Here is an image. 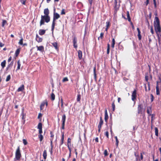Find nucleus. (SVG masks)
<instances>
[{
    "instance_id": "f257e3e1",
    "label": "nucleus",
    "mask_w": 161,
    "mask_h": 161,
    "mask_svg": "<svg viewBox=\"0 0 161 161\" xmlns=\"http://www.w3.org/2000/svg\"><path fill=\"white\" fill-rule=\"evenodd\" d=\"M44 13L45 15L41 16V19L40 22V25L41 26L44 24V20L47 23L50 20V17L49 16V11L48 8L44 10Z\"/></svg>"
},
{
    "instance_id": "f03ea898",
    "label": "nucleus",
    "mask_w": 161,
    "mask_h": 161,
    "mask_svg": "<svg viewBox=\"0 0 161 161\" xmlns=\"http://www.w3.org/2000/svg\"><path fill=\"white\" fill-rule=\"evenodd\" d=\"M154 26L155 31L156 32H159L160 30L159 22L158 18L157 17H155V21L154 22Z\"/></svg>"
},
{
    "instance_id": "7ed1b4c3",
    "label": "nucleus",
    "mask_w": 161,
    "mask_h": 161,
    "mask_svg": "<svg viewBox=\"0 0 161 161\" xmlns=\"http://www.w3.org/2000/svg\"><path fill=\"white\" fill-rule=\"evenodd\" d=\"M55 8L54 10V12L53 14V20L52 25V29L53 31V30L54 28L55 20L58 19L60 17L59 14H58V13H57L55 12Z\"/></svg>"
},
{
    "instance_id": "20e7f679",
    "label": "nucleus",
    "mask_w": 161,
    "mask_h": 161,
    "mask_svg": "<svg viewBox=\"0 0 161 161\" xmlns=\"http://www.w3.org/2000/svg\"><path fill=\"white\" fill-rule=\"evenodd\" d=\"M67 145L69 151L73 150L71 144V139L69 138L68 139Z\"/></svg>"
},
{
    "instance_id": "39448f33",
    "label": "nucleus",
    "mask_w": 161,
    "mask_h": 161,
    "mask_svg": "<svg viewBox=\"0 0 161 161\" xmlns=\"http://www.w3.org/2000/svg\"><path fill=\"white\" fill-rule=\"evenodd\" d=\"M21 155L20 152H16L15 158L17 160H19L21 157Z\"/></svg>"
},
{
    "instance_id": "423d86ee",
    "label": "nucleus",
    "mask_w": 161,
    "mask_h": 161,
    "mask_svg": "<svg viewBox=\"0 0 161 161\" xmlns=\"http://www.w3.org/2000/svg\"><path fill=\"white\" fill-rule=\"evenodd\" d=\"M73 46L75 48H76L77 47V45L76 44L77 43V39L75 37H74L73 38Z\"/></svg>"
},
{
    "instance_id": "0eeeda50",
    "label": "nucleus",
    "mask_w": 161,
    "mask_h": 161,
    "mask_svg": "<svg viewBox=\"0 0 161 161\" xmlns=\"http://www.w3.org/2000/svg\"><path fill=\"white\" fill-rule=\"evenodd\" d=\"M136 90H134L132 92V100L133 101H134L136 98Z\"/></svg>"
},
{
    "instance_id": "6e6552de",
    "label": "nucleus",
    "mask_w": 161,
    "mask_h": 161,
    "mask_svg": "<svg viewBox=\"0 0 161 161\" xmlns=\"http://www.w3.org/2000/svg\"><path fill=\"white\" fill-rule=\"evenodd\" d=\"M45 104H46V105L47 106V103L46 101H44L41 103L40 106V108L41 110H42L43 109L44 107Z\"/></svg>"
},
{
    "instance_id": "1a4fd4ad",
    "label": "nucleus",
    "mask_w": 161,
    "mask_h": 161,
    "mask_svg": "<svg viewBox=\"0 0 161 161\" xmlns=\"http://www.w3.org/2000/svg\"><path fill=\"white\" fill-rule=\"evenodd\" d=\"M36 47L37 48V50L41 51V52H43L44 50V48L43 46H36Z\"/></svg>"
},
{
    "instance_id": "9d476101",
    "label": "nucleus",
    "mask_w": 161,
    "mask_h": 161,
    "mask_svg": "<svg viewBox=\"0 0 161 161\" xmlns=\"http://www.w3.org/2000/svg\"><path fill=\"white\" fill-rule=\"evenodd\" d=\"M78 56L79 59H81L82 58V52L81 51L79 50L78 51Z\"/></svg>"
},
{
    "instance_id": "9b49d317",
    "label": "nucleus",
    "mask_w": 161,
    "mask_h": 161,
    "mask_svg": "<svg viewBox=\"0 0 161 161\" xmlns=\"http://www.w3.org/2000/svg\"><path fill=\"white\" fill-rule=\"evenodd\" d=\"M36 40L37 42H42V39L40 37L37 35H36Z\"/></svg>"
},
{
    "instance_id": "f8f14e48",
    "label": "nucleus",
    "mask_w": 161,
    "mask_h": 161,
    "mask_svg": "<svg viewBox=\"0 0 161 161\" xmlns=\"http://www.w3.org/2000/svg\"><path fill=\"white\" fill-rule=\"evenodd\" d=\"M103 123V121L102 119V117H100V122L99 123V125H98V127H101V126L102 125Z\"/></svg>"
},
{
    "instance_id": "ddd939ff",
    "label": "nucleus",
    "mask_w": 161,
    "mask_h": 161,
    "mask_svg": "<svg viewBox=\"0 0 161 161\" xmlns=\"http://www.w3.org/2000/svg\"><path fill=\"white\" fill-rule=\"evenodd\" d=\"M137 30L138 31V38L139 40H140L141 39V31L139 29V28H137Z\"/></svg>"
},
{
    "instance_id": "4468645a",
    "label": "nucleus",
    "mask_w": 161,
    "mask_h": 161,
    "mask_svg": "<svg viewBox=\"0 0 161 161\" xmlns=\"http://www.w3.org/2000/svg\"><path fill=\"white\" fill-rule=\"evenodd\" d=\"M108 117L107 113V110L106 109L105 112V120L106 121H107V120L108 119Z\"/></svg>"
},
{
    "instance_id": "2eb2a0df",
    "label": "nucleus",
    "mask_w": 161,
    "mask_h": 161,
    "mask_svg": "<svg viewBox=\"0 0 161 161\" xmlns=\"http://www.w3.org/2000/svg\"><path fill=\"white\" fill-rule=\"evenodd\" d=\"M24 89V85H22L21 86L19 87L17 90L18 92H20L23 91Z\"/></svg>"
},
{
    "instance_id": "dca6fc26",
    "label": "nucleus",
    "mask_w": 161,
    "mask_h": 161,
    "mask_svg": "<svg viewBox=\"0 0 161 161\" xmlns=\"http://www.w3.org/2000/svg\"><path fill=\"white\" fill-rule=\"evenodd\" d=\"M50 134H51V138H50L51 145L52 146V144H53V138L54 136V135L53 134L52 132H51Z\"/></svg>"
},
{
    "instance_id": "f3484780",
    "label": "nucleus",
    "mask_w": 161,
    "mask_h": 161,
    "mask_svg": "<svg viewBox=\"0 0 161 161\" xmlns=\"http://www.w3.org/2000/svg\"><path fill=\"white\" fill-rule=\"evenodd\" d=\"M45 30H40L39 31V34L41 35H42L45 33Z\"/></svg>"
},
{
    "instance_id": "a211bd4d",
    "label": "nucleus",
    "mask_w": 161,
    "mask_h": 161,
    "mask_svg": "<svg viewBox=\"0 0 161 161\" xmlns=\"http://www.w3.org/2000/svg\"><path fill=\"white\" fill-rule=\"evenodd\" d=\"M66 116L65 114H64L62 117V123L63 124H65V121L66 119Z\"/></svg>"
},
{
    "instance_id": "6ab92c4d",
    "label": "nucleus",
    "mask_w": 161,
    "mask_h": 161,
    "mask_svg": "<svg viewBox=\"0 0 161 161\" xmlns=\"http://www.w3.org/2000/svg\"><path fill=\"white\" fill-rule=\"evenodd\" d=\"M147 112L148 114H150L151 113V108L150 107H147Z\"/></svg>"
},
{
    "instance_id": "aec40b11",
    "label": "nucleus",
    "mask_w": 161,
    "mask_h": 161,
    "mask_svg": "<svg viewBox=\"0 0 161 161\" xmlns=\"http://www.w3.org/2000/svg\"><path fill=\"white\" fill-rule=\"evenodd\" d=\"M6 61L5 60H4L1 63V65L3 68L6 65Z\"/></svg>"
},
{
    "instance_id": "412c9836",
    "label": "nucleus",
    "mask_w": 161,
    "mask_h": 161,
    "mask_svg": "<svg viewBox=\"0 0 161 161\" xmlns=\"http://www.w3.org/2000/svg\"><path fill=\"white\" fill-rule=\"evenodd\" d=\"M53 46L55 47L56 49H58V48L57 47V43L56 42H54L52 43Z\"/></svg>"
},
{
    "instance_id": "4be33fe9",
    "label": "nucleus",
    "mask_w": 161,
    "mask_h": 161,
    "mask_svg": "<svg viewBox=\"0 0 161 161\" xmlns=\"http://www.w3.org/2000/svg\"><path fill=\"white\" fill-rule=\"evenodd\" d=\"M156 94L157 95H159L160 93H159V87L158 86H156Z\"/></svg>"
},
{
    "instance_id": "5701e85b",
    "label": "nucleus",
    "mask_w": 161,
    "mask_h": 161,
    "mask_svg": "<svg viewBox=\"0 0 161 161\" xmlns=\"http://www.w3.org/2000/svg\"><path fill=\"white\" fill-rule=\"evenodd\" d=\"M18 66L17 69V70L19 69H20V67L21 64L20 63V60H19L17 62Z\"/></svg>"
},
{
    "instance_id": "b1692460",
    "label": "nucleus",
    "mask_w": 161,
    "mask_h": 161,
    "mask_svg": "<svg viewBox=\"0 0 161 161\" xmlns=\"http://www.w3.org/2000/svg\"><path fill=\"white\" fill-rule=\"evenodd\" d=\"M38 129H42V125L41 123H39L37 126Z\"/></svg>"
},
{
    "instance_id": "393cba45",
    "label": "nucleus",
    "mask_w": 161,
    "mask_h": 161,
    "mask_svg": "<svg viewBox=\"0 0 161 161\" xmlns=\"http://www.w3.org/2000/svg\"><path fill=\"white\" fill-rule=\"evenodd\" d=\"M112 47L113 48H114V45L115 44V41L114 38H113L112 39Z\"/></svg>"
},
{
    "instance_id": "a878e982",
    "label": "nucleus",
    "mask_w": 161,
    "mask_h": 161,
    "mask_svg": "<svg viewBox=\"0 0 161 161\" xmlns=\"http://www.w3.org/2000/svg\"><path fill=\"white\" fill-rule=\"evenodd\" d=\"M19 52H20V50L19 49H17V50H16L15 53V54L16 55V57L18 56V55H19Z\"/></svg>"
},
{
    "instance_id": "bb28decb",
    "label": "nucleus",
    "mask_w": 161,
    "mask_h": 161,
    "mask_svg": "<svg viewBox=\"0 0 161 161\" xmlns=\"http://www.w3.org/2000/svg\"><path fill=\"white\" fill-rule=\"evenodd\" d=\"M110 45L109 44L107 45V53L108 54L109 53Z\"/></svg>"
},
{
    "instance_id": "cd10ccee",
    "label": "nucleus",
    "mask_w": 161,
    "mask_h": 161,
    "mask_svg": "<svg viewBox=\"0 0 161 161\" xmlns=\"http://www.w3.org/2000/svg\"><path fill=\"white\" fill-rule=\"evenodd\" d=\"M51 99L52 100H54L55 99V96L53 93H52L51 94Z\"/></svg>"
},
{
    "instance_id": "c85d7f7f",
    "label": "nucleus",
    "mask_w": 161,
    "mask_h": 161,
    "mask_svg": "<svg viewBox=\"0 0 161 161\" xmlns=\"http://www.w3.org/2000/svg\"><path fill=\"white\" fill-rule=\"evenodd\" d=\"M43 155L44 158L45 159L46 158L47 156V154L46 152H44Z\"/></svg>"
},
{
    "instance_id": "c756f323",
    "label": "nucleus",
    "mask_w": 161,
    "mask_h": 161,
    "mask_svg": "<svg viewBox=\"0 0 161 161\" xmlns=\"http://www.w3.org/2000/svg\"><path fill=\"white\" fill-rule=\"evenodd\" d=\"M39 138H40V141H41L43 138V136L41 134H40V135L38 136Z\"/></svg>"
},
{
    "instance_id": "7c9ffc66",
    "label": "nucleus",
    "mask_w": 161,
    "mask_h": 161,
    "mask_svg": "<svg viewBox=\"0 0 161 161\" xmlns=\"http://www.w3.org/2000/svg\"><path fill=\"white\" fill-rule=\"evenodd\" d=\"M7 21L5 20H3L2 25V26L3 27L4 25L6 24Z\"/></svg>"
},
{
    "instance_id": "2f4dec72",
    "label": "nucleus",
    "mask_w": 161,
    "mask_h": 161,
    "mask_svg": "<svg viewBox=\"0 0 161 161\" xmlns=\"http://www.w3.org/2000/svg\"><path fill=\"white\" fill-rule=\"evenodd\" d=\"M10 78H11V77H10V75H8L7 76V77L6 78V81H8L10 79Z\"/></svg>"
},
{
    "instance_id": "473e14b6",
    "label": "nucleus",
    "mask_w": 161,
    "mask_h": 161,
    "mask_svg": "<svg viewBox=\"0 0 161 161\" xmlns=\"http://www.w3.org/2000/svg\"><path fill=\"white\" fill-rule=\"evenodd\" d=\"M23 38H21V39L20 40L19 43V44H20V45H23Z\"/></svg>"
},
{
    "instance_id": "72a5a7b5",
    "label": "nucleus",
    "mask_w": 161,
    "mask_h": 161,
    "mask_svg": "<svg viewBox=\"0 0 161 161\" xmlns=\"http://www.w3.org/2000/svg\"><path fill=\"white\" fill-rule=\"evenodd\" d=\"M127 18L128 21H130V15L128 12H127Z\"/></svg>"
},
{
    "instance_id": "f704fd0d",
    "label": "nucleus",
    "mask_w": 161,
    "mask_h": 161,
    "mask_svg": "<svg viewBox=\"0 0 161 161\" xmlns=\"http://www.w3.org/2000/svg\"><path fill=\"white\" fill-rule=\"evenodd\" d=\"M112 107L113 108V110L114 111L115 109V105L114 102L112 104Z\"/></svg>"
},
{
    "instance_id": "c9c22d12",
    "label": "nucleus",
    "mask_w": 161,
    "mask_h": 161,
    "mask_svg": "<svg viewBox=\"0 0 161 161\" xmlns=\"http://www.w3.org/2000/svg\"><path fill=\"white\" fill-rule=\"evenodd\" d=\"M61 107L63 109H64V107L63 106V100L62 98L61 99Z\"/></svg>"
},
{
    "instance_id": "e433bc0d",
    "label": "nucleus",
    "mask_w": 161,
    "mask_h": 161,
    "mask_svg": "<svg viewBox=\"0 0 161 161\" xmlns=\"http://www.w3.org/2000/svg\"><path fill=\"white\" fill-rule=\"evenodd\" d=\"M68 81V79L67 77L64 78L63 80V81L64 82L67 81Z\"/></svg>"
},
{
    "instance_id": "4c0bfd02",
    "label": "nucleus",
    "mask_w": 161,
    "mask_h": 161,
    "mask_svg": "<svg viewBox=\"0 0 161 161\" xmlns=\"http://www.w3.org/2000/svg\"><path fill=\"white\" fill-rule=\"evenodd\" d=\"M13 64V62L12 61L11 62V63L8 64V66L7 67V68H8V67H12Z\"/></svg>"
},
{
    "instance_id": "58836bf2",
    "label": "nucleus",
    "mask_w": 161,
    "mask_h": 161,
    "mask_svg": "<svg viewBox=\"0 0 161 161\" xmlns=\"http://www.w3.org/2000/svg\"><path fill=\"white\" fill-rule=\"evenodd\" d=\"M155 133L156 136H158V130L157 128H155Z\"/></svg>"
},
{
    "instance_id": "ea45409f",
    "label": "nucleus",
    "mask_w": 161,
    "mask_h": 161,
    "mask_svg": "<svg viewBox=\"0 0 161 161\" xmlns=\"http://www.w3.org/2000/svg\"><path fill=\"white\" fill-rule=\"evenodd\" d=\"M104 34L102 32L100 33V36L99 37H98V39H99V38H101V39H102L103 36Z\"/></svg>"
},
{
    "instance_id": "a19ab883",
    "label": "nucleus",
    "mask_w": 161,
    "mask_h": 161,
    "mask_svg": "<svg viewBox=\"0 0 161 161\" xmlns=\"http://www.w3.org/2000/svg\"><path fill=\"white\" fill-rule=\"evenodd\" d=\"M61 14H65V9H63L62 10V11L61 13Z\"/></svg>"
},
{
    "instance_id": "79ce46f5",
    "label": "nucleus",
    "mask_w": 161,
    "mask_h": 161,
    "mask_svg": "<svg viewBox=\"0 0 161 161\" xmlns=\"http://www.w3.org/2000/svg\"><path fill=\"white\" fill-rule=\"evenodd\" d=\"M115 139H116V145H118V143H119V141H118V140L117 139V136H115Z\"/></svg>"
},
{
    "instance_id": "37998d69",
    "label": "nucleus",
    "mask_w": 161,
    "mask_h": 161,
    "mask_svg": "<svg viewBox=\"0 0 161 161\" xmlns=\"http://www.w3.org/2000/svg\"><path fill=\"white\" fill-rule=\"evenodd\" d=\"M26 1V0H20V2L22 4L25 5Z\"/></svg>"
},
{
    "instance_id": "c03bdc74",
    "label": "nucleus",
    "mask_w": 161,
    "mask_h": 161,
    "mask_svg": "<svg viewBox=\"0 0 161 161\" xmlns=\"http://www.w3.org/2000/svg\"><path fill=\"white\" fill-rule=\"evenodd\" d=\"M23 143L25 145H26L27 144V141L25 139H23Z\"/></svg>"
},
{
    "instance_id": "a18cd8bd",
    "label": "nucleus",
    "mask_w": 161,
    "mask_h": 161,
    "mask_svg": "<svg viewBox=\"0 0 161 161\" xmlns=\"http://www.w3.org/2000/svg\"><path fill=\"white\" fill-rule=\"evenodd\" d=\"M80 96L79 95H78L77 96V101L79 102L80 101Z\"/></svg>"
},
{
    "instance_id": "49530a36",
    "label": "nucleus",
    "mask_w": 161,
    "mask_h": 161,
    "mask_svg": "<svg viewBox=\"0 0 161 161\" xmlns=\"http://www.w3.org/2000/svg\"><path fill=\"white\" fill-rule=\"evenodd\" d=\"M151 101L153 102V98H154L152 94H151Z\"/></svg>"
},
{
    "instance_id": "de8ad7c7",
    "label": "nucleus",
    "mask_w": 161,
    "mask_h": 161,
    "mask_svg": "<svg viewBox=\"0 0 161 161\" xmlns=\"http://www.w3.org/2000/svg\"><path fill=\"white\" fill-rule=\"evenodd\" d=\"M105 135L107 138H108V131H107L105 132Z\"/></svg>"
},
{
    "instance_id": "09e8293b",
    "label": "nucleus",
    "mask_w": 161,
    "mask_h": 161,
    "mask_svg": "<svg viewBox=\"0 0 161 161\" xmlns=\"http://www.w3.org/2000/svg\"><path fill=\"white\" fill-rule=\"evenodd\" d=\"M159 79L160 80L159 81H157L156 86H158V83H160V81H161V79H160V78H159Z\"/></svg>"
},
{
    "instance_id": "8fccbe9b",
    "label": "nucleus",
    "mask_w": 161,
    "mask_h": 161,
    "mask_svg": "<svg viewBox=\"0 0 161 161\" xmlns=\"http://www.w3.org/2000/svg\"><path fill=\"white\" fill-rule=\"evenodd\" d=\"M42 116V114L41 113H39L38 114V119L40 118Z\"/></svg>"
},
{
    "instance_id": "3c124183",
    "label": "nucleus",
    "mask_w": 161,
    "mask_h": 161,
    "mask_svg": "<svg viewBox=\"0 0 161 161\" xmlns=\"http://www.w3.org/2000/svg\"><path fill=\"white\" fill-rule=\"evenodd\" d=\"M106 24V26L107 27H108H108L109 26V22H107Z\"/></svg>"
},
{
    "instance_id": "603ef678",
    "label": "nucleus",
    "mask_w": 161,
    "mask_h": 161,
    "mask_svg": "<svg viewBox=\"0 0 161 161\" xmlns=\"http://www.w3.org/2000/svg\"><path fill=\"white\" fill-rule=\"evenodd\" d=\"M39 134H41L42 133V129H39Z\"/></svg>"
},
{
    "instance_id": "864d4df0",
    "label": "nucleus",
    "mask_w": 161,
    "mask_h": 161,
    "mask_svg": "<svg viewBox=\"0 0 161 161\" xmlns=\"http://www.w3.org/2000/svg\"><path fill=\"white\" fill-rule=\"evenodd\" d=\"M11 59H12V57H9V58L8 59V62H10L11 61Z\"/></svg>"
},
{
    "instance_id": "5fc2aeb1",
    "label": "nucleus",
    "mask_w": 161,
    "mask_h": 161,
    "mask_svg": "<svg viewBox=\"0 0 161 161\" xmlns=\"http://www.w3.org/2000/svg\"><path fill=\"white\" fill-rule=\"evenodd\" d=\"M105 156H106L108 155V153L107 152H104V153Z\"/></svg>"
},
{
    "instance_id": "6e6d98bb",
    "label": "nucleus",
    "mask_w": 161,
    "mask_h": 161,
    "mask_svg": "<svg viewBox=\"0 0 161 161\" xmlns=\"http://www.w3.org/2000/svg\"><path fill=\"white\" fill-rule=\"evenodd\" d=\"M90 4L91 5L92 3V0H88Z\"/></svg>"
},
{
    "instance_id": "4d7b16f0",
    "label": "nucleus",
    "mask_w": 161,
    "mask_h": 161,
    "mask_svg": "<svg viewBox=\"0 0 161 161\" xmlns=\"http://www.w3.org/2000/svg\"><path fill=\"white\" fill-rule=\"evenodd\" d=\"M4 46V44H3L2 43H0V47H2Z\"/></svg>"
},
{
    "instance_id": "13d9d810",
    "label": "nucleus",
    "mask_w": 161,
    "mask_h": 161,
    "mask_svg": "<svg viewBox=\"0 0 161 161\" xmlns=\"http://www.w3.org/2000/svg\"><path fill=\"white\" fill-rule=\"evenodd\" d=\"M151 33L153 34V28L152 27L151 29Z\"/></svg>"
},
{
    "instance_id": "bf43d9fd",
    "label": "nucleus",
    "mask_w": 161,
    "mask_h": 161,
    "mask_svg": "<svg viewBox=\"0 0 161 161\" xmlns=\"http://www.w3.org/2000/svg\"><path fill=\"white\" fill-rule=\"evenodd\" d=\"M95 141L97 142H98V138L97 137L95 139Z\"/></svg>"
},
{
    "instance_id": "052dcab7",
    "label": "nucleus",
    "mask_w": 161,
    "mask_h": 161,
    "mask_svg": "<svg viewBox=\"0 0 161 161\" xmlns=\"http://www.w3.org/2000/svg\"><path fill=\"white\" fill-rule=\"evenodd\" d=\"M120 100H121L120 98L118 97V103H119L120 102Z\"/></svg>"
},
{
    "instance_id": "680f3d73",
    "label": "nucleus",
    "mask_w": 161,
    "mask_h": 161,
    "mask_svg": "<svg viewBox=\"0 0 161 161\" xmlns=\"http://www.w3.org/2000/svg\"><path fill=\"white\" fill-rule=\"evenodd\" d=\"M65 124H63L62 123V129H64V126Z\"/></svg>"
},
{
    "instance_id": "e2e57ef3",
    "label": "nucleus",
    "mask_w": 161,
    "mask_h": 161,
    "mask_svg": "<svg viewBox=\"0 0 161 161\" xmlns=\"http://www.w3.org/2000/svg\"><path fill=\"white\" fill-rule=\"evenodd\" d=\"M64 139V134H63L62 135V141H63Z\"/></svg>"
},
{
    "instance_id": "0e129e2a",
    "label": "nucleus",
    "mask_w": 161,
    "mask_h": 161,
    "mask_svg": "<svg viewBox=\"0 0 161 161\" xmlns=\"http://www.w3.org/2000/svg\"><path fill=\"white\" fill-rule=\"evenodd\" d=\"M95 69H96L95 68H94V75H95V76L96 75Z\"/></svg>"
},
{
    "instance_id": "69168bd1",
    "label": "nucleus",
    "mask_w": 161,
    "mask_h": 161,
    "mask_svg": "<svg viewBox=\"0 0 161 161\" xmlns=\"http://www.w3.org/2000/svg\"><path fill=\"white\" fill-rule=\"evenodd\" d=\"M145 80L147 81H148V77H147V76L145 77Z\"/></svg>"
},
{
    "instance_id": "338daca9",
    "label": "nucleus",
    "mask_w": 161,
    "mask_h": 161,
    "mask_svg": "<svg viewBox=\"0 0 161 161\" xmlns=\"http://www.w3.org/2000/svg\"><path fill=\"white\" fill-rule=\"evenodd\" d=\"M149 3V0H147L146 5H147Z\"/></svg>"
},
{
    "instance_id": "774afa93",
    "label": "nucleus",
    "mask_w": 161,
    "mask_h": 161,
    "mask_svg": "<svg viewBox=\"0 0 161 161\" xmlns=\"http://www.w3.org/2000/svg\"><path fill=\"white\" fill-rule=\"evenodd\" d=\"M141 159H143V156L142 153H141Z\"/></svg>"
}]
</instances>
